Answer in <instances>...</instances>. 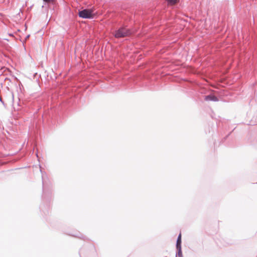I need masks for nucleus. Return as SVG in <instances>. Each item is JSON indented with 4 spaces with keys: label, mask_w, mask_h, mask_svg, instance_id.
Listing matches in <instances>:
<instances>
[{
    "label": "nucleus",
    "mask_w": 257,
    "mask_h": 257,
    "mask_svg": "<svg viewBox=\"0 0 257 257\" xmlns=\"http://www.w3.org/2000/svg\"><path fill=\"white\" fill-rule=\"evenodd\" d=\"M132 34V31L125 27H121L114 33V36L116 38H124L129 36Z\"/></svg>",
    "instance_id": "f257e3e1"
},
{
    "label": "nucleus",
    "mask_w": 257,
    "mask_h": 257,
    "mask_svg": "<svg viewBox=\"0 0 257 257\" xmlns=\"http://www.w3.org/2000/svg\"><path fill=\"white\" fill-rule=\"evenodd\" d=\"M78 15L79 17L83 19H92L93 18L92 11L90 9H84L80 11Z\"/></svg>",
    "instance_id": "f03ea898"
},
{
    "label": "nucleus",
    "mask_w": 257,
    "mask_h": 257,
    "mask_svg": "<svg viewBox=\"0 0 257 257\" xmlns=\"http://www.w3.org/2000/svg\"><path fill=\"white\" fill-rule=\"evenodd\" d=\"M206 101H218V98L214 95L210 94L204 96Z\"/></svg>",
    "instance_id": "7ed1b4c3"
},
{
    "label": "nucleus",
    "mask_w": 257,
    "mask_h": 257,
    "mask_svg": "<svg viewBox=\"0 0 257 257\" xmlns=\"http://www.w3.org/2000/svg\"><path fill=\"white\" fill-rule=\"evenodd\" d=\"M176 247H181V233L179 234L177 237V241H176Z\"/></svg>",
    "instance_id": "20e7f679"
},
{
    "label": "nucleus",
    "mask_w": 257,
    "mask_h": 257,
    "mask_svg": "<svg viewBox=\"0 0 257 257\" xmlns=\"http://www.w3.org/2000/svg\"><path fill=\"white\" fill-rule=\"evenodd\" d=\"M176 248L177 249V252L176 254V257L178 256L179 257H182V252L181 250V247H176Z\"/></svg>",
    "instance_id": "39448f33"
},
{
    "label": "nucleus",
    "mask_w": 257,
    "mask_h": 257,
    "mask_svg": "<svg viewBox=\"0 0 257 257\" xmlns=\"http://www.w3.org/2000/svg\"><path fill=\"white\" fill-rule=\"evenodd\" d=\"M169 5H173L177 4L178 0H166Z\"/></svg>",
    "instance_id": "423d86ee"
},
{
    "label": "nucleus",
    "mask_w": 257,
    "mask_h": 257,
    "mask_svg": "<svg viewBox=\"0 0 257 257\" xmlns=\"http://www.w3.org/2000/svg\"><path fill=\"white\" fill-rule=\"evenodd\" d=\"M44 2L46 3H50L53 2V0H43Z\"/></svg>",
    "instance_id": "0eeeda50"
},
{
    "label": "nucleus",
    "mask_w": 257,
    "mask_h": 257,
    "mask_svg": "<svg viewBox=\"0 0 257 257\" xmlns=\"http://www.w3.org/2000/svg\"><path fill=\"white\" fill-rule=\"evenodd\" d=\"M0 101H1V102H2L3 104L4 103V101H3V100H2V98H1V96H0Z\"/></svg>",
    "instance_id": "6e6552de"
}]
</instances>
